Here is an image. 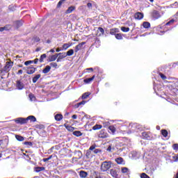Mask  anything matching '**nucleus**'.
Wrapping results in <instances>:
<instances>
[{
	"mask_svg": "<svg viewBox=\"0 0 178 178\" xmlns=\"http://www.w3.org/2000/svg\"><path fill=\"white\" fill-rule=\"evenodd\" d=\"M112 166V162L111 161H104L101 165V170L102 172H106L109 170Z\"/></svg>",
	"mask_w": 178,
	"mask_h": 178,
	"instance_id": "1",
	"label": "nucleus"
},
{
	"mask_svg": "<svg viewBox=\"0 0 178 178\" xmlns=\"http://www.w3.org/2000/svg\"><path fill=\"white\" fill-rule=\"evenodd\" d=\"M129 134L130 133H134L137 130H140V125L137 123L130 124L129 126Z\"/></svg>",
	"mask_w": 178,
	"mask_h": 178,
	"instance_id": "2",
	"label": "nucleus"
},
{
	"mask_svg": "<svg viewBox=\"0 0 178 178\" xmlns=\"http://www.w3.org/2000/svg\"><path fill=\"white\" fill-rule=\"evenodd\" d=\"M142 136L145 140H153L154 136H152V134L151 132H143Z\"/></svg>",
	"mask_w": 178,
	"mask_h": 178,
	"instance_id": "3",
	"label": "nucleus"
},
{
	"mask_svg": "<svg viewBox=\"0 0 178 178\" xmlns=\"http://www.w3.org/2000/svg\"><path fill=\"white\" fill-rule=\"evenodd\" d=\"M14 122L17 123V124H26L27 123V120L23 118H18L14 120Z\"/></svg>",
	"mask_w": 178,
	"mask_h": 178,
	"instance_id": "4",
	"label": "nucleus"
},
{
	"mask_svg": "<svg viewBox=\"0 0 178 178\" xmlns=\"http://www.w3.org/2000/svg\"><path fill=\"white\" fill-rule=\"evenodd\" d=\"M90 178H105V177L98 172L93 171L91 172Z\"/></svg>",
	"mask_w": 178,
	"mask_h": 178,
	"instance_id": "5",
	"label": "nucleus"
},
{
	"mask_svg": "<svg viewBox=\"0 0 178 178\" xmlns=\"http://www.w3.org/2000/svg\"><path fill=\"white\" fill-rule=\"evenodd\" d=\"M12 66H13V62L12 61L7 62L3 68L4 72H9V70L12 69Z\"/></svg>",
	"mask_w": 178,
	"mask_h": 178,
	"instance_id": "6",
	"label": "nucleus"
},
{
	"mask_svg": "<svg viewBox=\"0 0 178 178\" xmlns=\"http://www.w3.org/2000/svg\"><path fill=\"white\" fill-rule=\"evenodd\" d=\"M134 18L136 20H141V19H144V14L143 13H140V12L136 13L134 15Z\"/></svg>",
	"mask_w": 178,
	"mask_h": 178,
	"instance_id": "7",
	"label": "nucleus"
},
{
	"mask_svg": "<svg viewBox=\"0 0 178 178\" xmlns=\"http://www.w3.org/2000/svg\"><path fill=\"white\" fill-rule=\"evenodd\" d=\"M99 138H107L108 137V133H106L105 131L102 130L99 131L98 134Z\"/></svg>",
	"mask_w": 178,
	"mask_h": 178,
	"instance_id": "8",
	"label": "nucleus"
},
{
	"mask_svg": "<svg viewBox=\"0 0 178 178\" xmlns=\"http://www.w3.org/2000/svg\"><path fill=\"white\" fill-rule=\"evenodd\" d=\"M152 16L154 17V19H159V17H161V14L159 11L153 10L152 13Z\"/></svg>",
	"mask_w": 178,
	"mask_h": 178,
	"instance_id": "9",
	"label": "nucleus"
},
{
	"mask_svg": "<svg viewBox=\"0 0 178 178\" xmlns=\"http://www.w3.org/2000/svg\"><path fill=\"white\" fill-rule=\"evenodd\" d=\"M83 45H86V42H82L81 43H80L78 45H76L75 47V52H79V51H80V49H81V48H83Z\"/></svg>",
	"mask_w": 178,
	"mask_h": 178,
	"instance_id": "10",
	"label": "nucleus"
},
{
	"mask_svg": "<svg viewBox=\"0 0 178 178\" xmlns=\"http://www.w3.org/2000/svg\"><path fill=\"white\" fill-rule=\"evenodd\" d=\"M17 90H23L24 88V84L20 81H17Z\"/></svg>",
	"mask_w": 178,
	"mask_h": 178,
	"instance_id": "11",
	"label": "nucleus"
},
{
	"mask_svg": "<svg viewBox=\"0 0 178 178\" xmlns=\"http://www.w3.org/2000/svg\"><path fill=\"white\" fill-rule=\"evenodd\" d=\"M26 120V123L30 120V122H37V118H35L33 115H29L26 118H25Z\"/></svg>",
	"mask_w": 178,
	"mask_h": 178,
	"instance_id": "12",
	"label": "nucleus"
},
{
	"mask_svg": "<svg viewBox=\"0 0 178 178\" xmlns=\"http://www.w3.org/2000/svg\"><path fill=\"white\" fill-rule=\"evenodd\" d=\"M110 175L113 177H115L118 178V171H116V169H111L110 170Z\"/></svg>",
	"mask_w": 178,
	"mask_h": 178,
	"instance_id": "13",
	"label": "nucleus"
},
{
	"mask_svg": "<svg viewBox=\"0 0 178 178\" xmlns=\"http://www.w3.org/2000/svg\"><path fill=\"white\" fill-rule=\"evenodd\" d=\"M86 104H87V101L83 100L82 102L74 105V108H80V106H81L83 105H86Z\"/></svg>",
	"mask_w": 178,
	"mask_h": 178,
	"instance_id": "14",
	"label": "nucleus"
},
{
	"mask_svg": "<svg viewBox=\"0 0 178 178\" xmlns=\"http://www.w3.org/2000/svg\"><path fill=\"white\" fill-rule=\"evenodd\" d=\"M14 26L17 29H19V27H22V26H23V22L22 20L16 21L14 22Z\"/></svg>",
	"mask_w": 178,
	"mask_h": 178,
	"instance_id": "15",
	"label": "nucleus"
},
{
	"mask_svg": "<svg viewBox=\"0 0 178 178\" xmlns=\"http://www.w3.org/2000/svg\"><path fill=\"white\" fill-rule=\"evenodd\" d=\"M35 70L36 68L32 67L31 68H28V70H26V73L27 74H33V73H35Z\"/></svg>",
	"mask_w": 178,
	"mask_h": 178,
	"instance_id": "16",
	"label": "nucleus"
},
{
	"mask_svg": "<svg viewBox=\"0 0 178 178\" xmlns=\"http://www.w3.org/2000/svg\"><path fill=\"white\" fill-rule=\"evenodd\" d=\"M54 118L56 122H60L63 119V115L62 114H56Z\"/></svg>",
	"mask_w": 178,
	"mask_h": 178,
	"instance_id": "17",
	"label": "nucleus"
},
{
	"mask_svg": "<svg viewBox=\"0 0 178 178\" xmlns=\"http://www.w3.org/2000/svg\"><path fill=\"white\" fill-rule=\"evenodd\" d=\"M110 145L115 149L116 145H118V141L116 140H111Z\"/></svg>",
	"mask_w": 178,
	"mask_h": 178,
	"instance_id": "18",
	"label": "nucleus"
},
{
	"mask_svg": "<svg viewBox=\"0 0 178 178\" xmlns=\"http://www.w3.org/2000/svg\"><path fill=\"white\" fill-rule=\"evenodd\" d=\"M44 170H45L44 167H35V172H36V173H40V172H42Z\"/></svg>",
	"mask_w": 178,
	"mask_h": 178,
	"instance_id": "19",
	"label": "nucleus"
},
{
	"mask_svg": "<svg viewBox=\"0 0 178 178\" xmlns=\"http://www.w3.org/2000/svg\"><path fill=\"white\" fill-rule=\"evenodd\" d=\"M108 130L110 133H112V134H115V133L116 132V128L113 125H111L108 127Z\"/></svg>",
	"mask_w": 178,
	"mask_h": 178,
	"instance_id": "20",
	"label": "nucleus"
},
{
	"mask_svg": "<svg viewBox=\"0 0 178 178\" xmlns=\"http://www.w3.org/2000/svg\"><path fill=\"white\" fill-rule=\"evenodd\" d=\"M76 10V6H72L67 8V10H66V13H72V12H73V10Z\"/></svg>",
	"mask_w": 178,
	"mask_h": 178,
	"instance_id": "21",
	"label": "nucleus"
},
{
	"mask_svg": "<svg viewBox=\"0 0 178 178\" xmlns=\"http://www.w3.org/2000/svg\"><path fill=\"white\" fill-rule=\"evenodd\" d=\"M143 29H149V27H151V24L148 22H144L143 23Z\"/></svg>",
	"mask_w": 178,
	"mask_h": 178,
	"instance_id": "22",
	"label": "nucleus"
},
{
	"mask_svg": "<svg viewBox=\"0 0 178 178\" xmlns=\"http://www.w3.org/2000/svg\"><path fill=\"white\" fill-rule=\"evenodd\" d=\"M49 70H51V66L47 65L45 68L42 70V72L44 74H47V73H49Z\"/></svg>",
	"mask_w": 178,
	"mask_h": 178,
	"instance_id": "23",
	"label": "nucleus"
},
{
	"mask_svg": "<svg viewBox=\"0 0 178 178\" xmlns=\"http://www.w3.org/2000/svg\"><path fill=\"white\" fill-rule=\"evenodd\" d=\"M70 47H72V43H65L63 44V49L66 51V49H67V48H70Z\"/></svg>",
	"mask_w": 178,
	"mask_h": 178,
	"instance_id": "24",
	"label": "nucleus"
},
{
	"mask_svg": "<svg viewBox=\"0 0 178 178\" xmlns=\"http://www.w3.org/2000/svg\"><path fill=\"white\" fill-rule=\"evenodd\" d=\"M90 6L91 7V9H92V10H97V4H95L94 1H90Z\"/></svg>",
	"mask_w": 178,
	"mask_h": 178,
	"instance_id": "25",
	"label": "nucleus"
},
{
	"mask_svg": "<svg viewBox=\"0 0 178 178\" xmlns=\"http://www.w3.org/2000/svg\"><path fill=\"white\" fill-rule=\"evenodd\" d=\"M40 77H41V74H38L35 75V76L33 78V79H32L33 83H35L36 81H38V79H40Z\"/></svg>",
	"mask_w": 178,
	"mask_h": 178,
	"instance_id": "26",
	"label": "nucleus"
},
{
	"mask_svg": "<svg viewBox=\"0 0 178 178\" xmlns=\"http://www.w3.org/2000/svg\"><path fill=\"white\" fill-rule=\"evenodd\" d=\"M115 162L118 164V165H122L123 163V158L122 157H119L115 159Z\"/></svg>",
	"mask_w": 178,
	"mask_h": 178,
	"instance_id": "27",
	"label": "nucleus"
},
{
	"mask_svg": "<svg viewBox=\"0 0 178 178\" xmlns=\"http://www.w3.org/2000/svg\"><path fill=\"white\" fill-rule=\"evenodd\" d=\"M87 172L86 171H80L79 172V176L80 177L84 178V177H87Z\"/></svg>",
	"mask_w": 178,
	"mask_h": 178,
	"instance_id": "28",
	"label": "nucleus"
},
{
	"mask_svg": "<svg viewBox=\"0 0 178 178\" xmlns=\"http://www.w3.org/2000/svg\"><path fill=\"white\" fill-rule=\"evenodd\" d=\"M121 130H123V131H124L125 133H128V134H130L129 127H127V126H122L121 127Z\"/></svg>",
	"mask_w": 178,
	"mask_h": 178,
	"instance_id": "29",
	"label": "nucleus"
},
{
	"mask_svg": "<svg viewBox=\"0 0 178 178\" xmlns=\"http://www.w3.org/2000/svg\"><path fill=\"white\" fill-rule=\"evenodd\" d=\"M65 127L68 130V131H74L75 128L72 126L65 124Z\"/></svg>",
	"mask_w": 178,
	"mask_h": 178,
	"instance_id": "30",
	"label": "nucleus"
},
{
	"mask_svg": "<svg viewBox=\"0 0 178 178\" xmlns=\"http://www.w3.org/2000/svg\"><path fill=\"white\" fill-rule=\"evenodd\" d=\"M15 138L17 140V141H24V137L19 135H16Z\"/></svg>",
	"mask_w": 178,
	"mask_h": 178,
	"instance_id": "31",
	"label": "nucleus"
},
{
	"mask_svg": "<svg viewBox=\"0 0 178 178\" xmlns=\"http://www.w3.org/2000/svg\"><path fill=\"white\" fill-rule=\"evenodd\" d=\"M73 54H74V50L71 49L69 51H67V53H65V55H67V56H72Z\"/></svg>",
	"mask_w": 178,
	"mask_h": 178,
	"instance_id": "32",
	"label": "nucleus"
},
{
	"mask_svg": "<svg viewBox=\"0 0 178 178\" xmlns=\"http://www.w3.org/2000/svg\"><path fill=\"white\" fill-rule=\"evenodd\" d=\"M121 31H122L123 33H129V31H130V28L126 27V26H122V27H121Z\"/></svg>",
	"mask_w": 178,
	"mask_h": 178,
	"instance_id": "33",
	"label": "nucleus"
},
{
	"mask_svg": "<svg viewBox=\"0 0 178 178\" xmlns=\"http://www.w3.org/2000/svg\"><path fill=\"white\" fill-rule=\"evenodd\" d=\"M102 129V125L101 124H96L94 127H92V130H99Z\"/></svg>",
	"mask_w": 178,
	"mask_h": 178,
	"instance_id": "34",
	"label": "nucleus"
},
{
	"mask_svg": "<svg viewBox=\"0 0 178 178\" xmlns=\"http://www.w3.org/2000/svg\"><path fill=\"white\" fill-rule=\"evenodd\" d=\"M66 56H67V55H66V53H65V52L59 53V56H58V58H59L60 59H63V58H66Z\"/></svg>",
	"mask_w": 178,
	"mask_h": 178,
	"instance_id": "35",
	"label": "nucleus"
},
{
	"mask_svg": "<svg viewBox=\"0 0 178 178\" xmlns=\"http://www.w3.org/2000/svg\"><path fill=\"white\" fill-rule=\"evenodd\" d=\"M88 97H90V92H85L82 95L81 98L82 99H86Z\"/></svg>",
	"mask_w": 178,
	"mask_h": 178,
	"instance_id": "36",
	"label": "nucleus"
},
{
	"mask_svg": "<svg viewBox=\"0 0 178 178\" xmlns=\"http://www.w3.org/2000/svg\"><path fill=\"white\" fill-rule=\"evenodd\" d=\"M45 58H47V54H42L40 56V58L39 60V62H40V63H42V62H44V60L45 59Z\"/></svg>",
	"mask_w": 178,
	"mask_h": 178,
	"instance_id": "37",
	"label": "nucleus"
},
{
	"mask_svg": "<svg viewBox=\"0 0 178 178\" xmlns=\"http://www.w3.org/2000/svg\"><path fill=\"white\" fill-rule=\"evenodd\" d=\"M56 59V57L54 55H52L49 56V58L47 60L48 62H55Z\"/></svg>",
	"mask_w": 178,
	"mask_h": 178,
	"instance_id": "38",
	"label": "nucleus"
},
{
	"mask_svg": "<svg viewBox=\"0 0 178 178\" xmlns=\"http://www.w3.org/2000/svg\"><path fill=\"white\" fill-rule=\"evenodd\" d=\"M106 151H108V152H113V151H115V149L111 145H109L108 148L106 149Z\"/></svg>",
	"mask_w": 178,
	"mask_h": 178,
	"instance_id": "39",
	"label": "nucleus"
},
{
	"mask_svg": "<svg viewBox=\"0 0 178 178\" xmlns=\"http://www.w3.org/2000/svg\"><path fill=\"white\" fill-rule=\"evenodd\" d=\"M74 136H76V137H80V136L82 135L81 132L79 131H75L73 132Z\"/></svg>",
	"mask_w": 178,
	"mask_h": 178,
	"instance_id": "40",
	"label": "nucleus"
},
{
	"mask_svg": "<svg viewBox=\"0 0 178 178\" xmlns=\"http://www.w3.org/2000/svg\"><path fill=\"white\" fill-rule=\"evenodd\" d=\"M161 134L163 137H168V131L166 129H162Z\"/></svg>",
	"mask_w": 178,
	"mask_h": 178,
	"instance_id": "41",
	"label": "nucleus"
},
{
	"mask_svg": "<svg viewBox=\"0 0 178 178\" xmlns=\"http://www.w3.org/2000/svg\"><path fill=\"white\" fill-rule=\"evenodd\" d=\"M115 38L116 40H123V36L121 35V33H117L115 34Z\"/></svg>",
	"mask_w": 178,
	"mask_h": 178,
	"instance_id": "42",
	"label": "nucleus"
},
{
	"mask_svg": "<svg viewBox=\"0 0 178 178\" xmlns=\"http://www.w3.org/2000/svg\"><path fill=\"white\" fill-rule=\"evenodd\" d=\"M116 31H118V29H113L111 30L110 34H111V35H116Z\"/></svg>",
	"mask_w": 178,
	"mask_h": 178,
	"instance_id": "43",
	"label": "nucleus"
},
{
	"mask_svg": "<svg viewBox=\"0 0 178 178\" xmlns=\"http://www.w3.org/2000/svg\"><path fill=\"white\" fill-rule=\"evenodd\" d=\"M5 30H9V25L4 27H0V32L5 31Z\"/></svg>",
	"mask_w": 178,
	"mask_h": 178,
	"instance_id": "44",
	"label": "nucleus"
},
{
	"mask_svg": "<svg viewBox=\"0 0 178 178\" xmlns=\"http://www.w3.org/2000/svg\"><path fill=\"white\" fill-rule=\"evenodd\" d=\"M31 63H34V60H27L24 63L25 66H29V65H31Z\"/></svg>",
	"mask_w": 178,
	"mask_h": 178,
	"instance_id": "45",
	"label": "nucleus"
},
{
	"mask_svg": "<svg viewBox=\"0 0 178 178\" xmlns=\"http://www.w3.org/2000/svg\"><path fill=\"white\" fill-rule=\"evenodd\" d=\"M140 178H150L149 176H148L147 174H145V172H143L140 175Z\"/></svg>",
	"mask_w": 178,
	"mask_h": 178,
	"instance_id": "46",
	"label": "nucleus"
},
{
	"mask_svg": "<svg viewBox=\"0 0 178 178\" xmlns=\"http://www.w3.org/2000/svg\"><path fill=\"white\" fill-rule=\"evenodd\" d=\"M65 1L66 0H60L57 4V8H60V6H62V4L63 3V2H65Z\"/></svg>",
	"mask_w": 178,
	"mask_h": 178,
	"instance_id": "47",
	"label": "nucleus"
},
{
	"mask_svg": "<svg viewBox=\"0 0 178 178\" xmlns=\"http://www.w3.org/2000/svg\"><path fill=\"white\" fill-rule=\"evenodd\" d=\"M50 66H51V67H54L55 69H56V67H58V63H50Z\"/></svg>",
	"mask_w": 178,
	"mask_h": 178,
	"instance_id": "48",
	"label": "nucleus"
},
{
	"mask_svg": "<svg viewBox=\"0 0 178 178\" xmlns=\"http://www.w3.org/2000/svg\"><path fill=\"white\" fill-rule=\"evenodd\" d=\"M29 98L31 101H35V97H34L33 94H30L29 95Z\"/></svg>",
	"mask_w": 178,
	"mask_h": 178,
	"instance_id": "49",
	"label": "nucleus"
},
{
	"mask_svg": "<svg viewBox=\"0 0 178 178\" xmlns=\"http://www.w3.org/2000/svg\"><path fill=\"white\" fill-rule=\"evenodd\" d=\"M172 23H175V19H170L168 22L165 24V26H170V24H172Z\"/></svg>",
	"mask_w": 178,
	"mask_h": 178,
	"instance_id": "50",
	"label": "nucleus"
},
{
	"mask_svg": "<svg viewBox=\"0 0 178 178\" xmlns=\"http://www.w3.org/2000/svg\"><path fill=\"white\" fill-rule=\"evenodd\" d=\"M129 172V168H122V173H127Z\"/></svg>",
	"mask_w": 178,
	"mask_h": 178,
	"instance_id": "51",
	"label": "nucleus"
},
{
	"mask_svg": "<svg viewBox=\"0 0 178 178\" xmlns=\"http://www.w3.org/2000/svg\"><path fill=\"white\" fill-rule=\"evenodd\" d=\"M172 148H173V149H174L175 151H178V144H177V143L174 144V145H172Z\"/></svg>",
	"mask_w": 178,
	"mask_h": 178,
	"instance_id": "52",
	"label": "nucleus"
},
{
	"mask_svg": "<svg viewBox=\"0 0 178 178\" xmlns=\"http://www.w3.org/2000/svg\"><path fill=\"white\" fill-rule=\"evenodd\" d=\"M24 145H29L30 147H31V145H33V143H31V142H24Z\"/></svg>",
	"mask_w": 178,
	"mask_h": 178,
	"instance_id": "53",
	"label": "nucleus"
},
{
	"mask_svg": "<svg viewBox=\"0 0 178 178\" xmlns=\"http://www.w3.org/2000/svg\"><path fill=\"white\" fill-rule=\"evenodd\" d=\"M159 76L161 77L163 80H166V76H165L163 74L160 73Z\"/></svg>",
	"mask_w": 178,
	"mask_h": 178,
	"instance_id": "54",
	"label": "nucleus"
},
{
	"mask_svg": "<svg viewBox=\"0 0 178 178\" xmlns=\"http://www.w3.org/2000/svg\"><path fill=\"white\" fill-rule=\"evenodd\" d=\"M172 8H178V2L176 1L173 4H172Z\"/></svg>",
	"mask_w": 178,
	"mask_h": 178,
	"instance_id": "55",
	"label": "nucleus"
},
{
	"mask_svg": "<svg viewBox=\"0 0 178 178\" xmlns=\"http://www.w3.org/2000/svg\"><path fill=\"white\" fill-rule=\"evenodd\" d=\"M93 152H94L95 154H98V153L101 152V149H95L93 150Z\"/></svg>",
	"mask_w": 178,
	"mask_h": 178,
	"instance_id": "56",
	"label": "nucleus"
},
{
	"mask_svg": "<svg viewBox=\"0 0 178 178\" xmlns=\"http://www.w3.org/2000/svg\"><path fill=\"white\" fill-rule=\"evenodd\" d=\"M33 40L35 42H38L40 41V38L39 37H34Z\"/></svg>",
	"mask_w": 178,
	"mask_h": 178,
	"instance_id": "57",
	"label": "nucleus"
},
{
	"mask_svg": "<svg viewBox=\"0 0 178 178\" xmlns=\"http://www.w3.org/2000/svg\"><path fill=\"white\" fill-rule=\"evenodd\" d=\"M98 30L100 33H102V34H104V33H105V31L102 27H99Z\"/></svg>",
	"mask_w": 178,
	"mask_h": 178,
	"instance_id": "58",
	"label": "nucleus"
},
{
	"mask_svg": "<svg viewBox=\"0 0 178 178\" xmlns=\"http://www.w3.org/2000/svg\"><path fill=\"white\" fill-rule=\"evenodd\" d=\"M8 9H9L10 10L13 11V10H15V8L14 6H9Z\"/></svg>",
	"mask_w": 178,
	"mask_h": 178,
	"instance_id": "59",
	"label": "nucleus"
},
{
	"mask_svg": "<svg viewBox=\"0 0 178 178\" xmlns=\"http://www.w3.org/2000/svg\"><path fill=\"white\" fill-rule=\"evenodd\" d=\"M83 81L86 84H88V83H90V78L84 79Z\"/></svg>",
	"mask_w": 178,
	"mask_h": 178,
	"instance_id": "60",
	"label": "nucleus"
},
{
	"mask_svg": "<svg viewBox=\"0 0 178 178\" xmlns=\"http://www.w3.org/2000/svg\"><path fill=\"white\" fill-rule=\"evenodd\" d=\"M94 149H95V146L92 145V146L90 147V151H94Z\"/></svg>",
	"mask_w": 178,
	"mask_h": 178,
	"instance_id": "61",
	"label": "nucleus"
},
{
	"mask_svg": "<svg viewBox=\"0 0 178 178\" xmlns=\"http://www.w3.org/2000/svg\"><path fill=\"white\" fill-rule=\"evenodd\" d=\"M17 74H23V70H19L18 71V72L17 73Z\"/></svg>",
	"mask_w": 178,
	"mask_h": 178,
	"instance_id": "62",
	"label": "nucleus"
},
{
	"mask_svg": "<svg viewBox=\"0 0 178 178\" xmlns=\"http://www.w3.org/2000/svg\"><path fill=\"white\" fill-rule=\"evenodd\" d=\"M33 63H35V65H37V63H38V58H35V59L33 60Z\"/></svg>",
	"mask_w": 178,
	"mask_h": 178,
	"instance_id": "63",
	"label": "nucleus"
},
{
	"mask_svg": "<svg viewBox=\"0 0 178 178\" xmlns=\"http://www.w3.org/2000/svg\"><path fill=\"white\" fill-rule=\"evenodd\" d=\"M72 119H77V115H73L72 116Z\"/></svg>",
	"mask_w": 178,
	"mask_h": 178,
	"instance_id": "64",
	"label": "nucleus"
}]
</instances>
